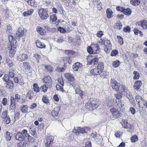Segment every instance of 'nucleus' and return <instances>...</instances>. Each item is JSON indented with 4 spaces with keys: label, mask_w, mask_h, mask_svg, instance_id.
Returning a JSON list of instances; mask_svg holds the SVG:
<instances>
[{
    "label": "nucleus",
    "mask_w": 147,
    "mask_h": 147,
    "mask_svg": "<svg viewBox=\"0 0 147 147\" xmlns=\"http://www.w3.org/2000/svg\"><path fill=\"white\" fill-rule=\"evenodd\" d=\"M118 51L116 49L113 50L111 53V55L112 56H116L118 53Z\"/></svg>",
    "instance_id": "nucleus-63"
},
{
    "label": "nucleus",
    "mask_w": 147,
    "mask_h": 147,
    "mask_svg": "<svg viewBox=\"0 0 147 147\" xmlns=\"http://www.w3.org/2000/svg\"><path fill=\"white\" fill-rule=\"evenodd\" d=\"M6 63L9 67L12 66L13 65V63L11 60L9 58H7L6 60Z\"/></svg>",
    "instance_id": "nucleus-55"
},
{
    "label": "nucleus",
    "mask_w": 147,
    "mask_h": 147,
    "mask_svg": "<svg viewBox=\"0 0 147 147\" xmlns=\"http://www.w3.org/2000/svg\"><path fill=\"white\" fill-rule=\"evenodd\" d=\"M135 99L139 108L140 113H141L142 112H143L144 111V110L143 109V107H141L140 104L142 101H144L145 100L140 95L136 96Z\"/></svg>",
    "instance_id": "nucleus-8"
},
{
    "label": "nucleus",
    "mask_w": 147,
    "mask_h": 147,
    "mask_svg": "<svg viewBox=\"0 0 147 147\" xmlns=\"http://www.w3.org/2000/svg\"><path fill=\"white\" fill-rule=\"evenodd\" d=\"M33 89L34 91L36 93L39 92L40 91V88L38 86V84L34 83L33 84Z\"/></svg>",
    "instance_id": "nucleus-45"
},
{
    "label": "nucleus",
    "mask_w": 147,
    "mask_h": 147,
    "mask_svg": "<svg viewBox=\"0 0 147 147\" xmlns=\"http://www.w3.org/2000/svg\"><path fill=\"white\" fill-rule=\"evenodd\" d=\"M123 93H119L115 94L114 96L116 98V99L118 100H120V99H121L123 97Z\"/></svg>",
    "instance_id": "nucleus-48"
},
{
    "label": "nucleus",
    "mask_w": 147,
    "mask_h": 147,
    "mask_svg": "<svg viewBox=\"0 0 147 147\" xmlns=\"http://www.w3.org/2000/svg\"><path fill=\"white\" fill-rule=\"evenodd\" d=\"M36 30L38 33L41 35H45L46 33L45 30L42 27L40 26L36 27Z\"/></svg>",
    "instance_id": "nucleus-23"
},
{
    "label": "nucleus",
    "mask_w": 147,
    "mask_h": 147,
    "mask_svg": "<svg viewBox=\"0 0 147 147\" xmlns=\"http://www.w3.org/2000/svg\"><path fill=\"white\" fill-rule=\"evenodd\" d=\"M88 129L87 127H78L76 128H74L72 130V132L75 134H78L79 133H86V131Z\"/></svg>",
    "instance_id": "nucleus-14"
},
{
    "label": "nucleus",
    "mask_w": 147,
    "mask_h": 147,
    "mask_svg": "<svg viewBox=\"0 0 147 147\" xmlns=\"http://www.w3.org/2000/svg\"><path fill=\"white\" fill-rule=\"evenodd\" d=\"M121 123L122 127L125 128H129L130 129L132 128V126L128 124L127 120L122 119Z\"/></svg>",
    "instance_id": "nucleus-20"
},
{
    "label": "nucleus",
    "mask_w": 147,
    "mask_h": 147,
    "mask_svg": "<svg viewBox=\"0 0 147 147\" xmlns=\"http://www.w3.org/2000/svg\"><path fill=\"white\" fill-rule=\"evenodd\" d=\"M75 91L76 94H78L80 96L82 99L83 98V95L84 94L83 91L81 90L80 88L79 87L75 88Z\"/></svg>",
    "instance_id": "nucleus-32"
},
{
    "label": "nucleus",
    "mask_w": 147,
    "mask_h": 147,
    "mask_svg": "<svg viewBox=\"0 0 147 147\" xmlns=\"http://www.w3.org/2000/svg\"><path fill=\"white\" fill-rule=\"evenodd\" d=\"M5 87L7 89H12L14 87V84L11 80L5 82Z\"/></svg>",
    "instance_id": "nucleus-21"
},
{
    "label": "nucleus",
    "mask_w": 147,
    "mask_h": 147,
    "mask_svg": "<svg viewBox=\"0 0 147 147\" xmlns=\"http://www.w3.org/2000/svg\"><path fill=\"white\" fill-rule=\"evenodd\" d=\"M116 103H117V105L118 108L120 109L122 112H123L125 111V108L123 107L124 106V104H122L121 102V100H118L115 99Z\"/></svg>",
    "instance_id": "nucleus-25"
},
{
    "label": "nucleus",
    "mask_w": 147,
    "mask_h": 147,
    "mask_svg": "<svg viewBox=\"0 0 147 147\" xmlns=\"http://www.w3.org/2000/svg\"><path fill=\"white\" fill-rule=\"evenodd\" d=\"M28 58V55L25 54H20L18 55L17 57V60L19 61H22L27 59Z\"/></svg>",
    "instance_id": "nucleus-18"
},
{
    "label": "nucleus",
    "mask_w": 147,
    "mask_h": 147,
    "mask_svg": "<svg viewBox=\"0 0 147 147\" xmlns=\"http://www.w3.org/2000/svg\"><path fill=\"white\" fill-rule=\"evenodd\" d=\"M120 63V62L119 61L117 60L113 62L112 65L114 67H117L119 65Z\"/></svg>",
    "instance_id": "nucleus-53"
},
{
    "label": "nucleus",
    "mask_w": 147,
    "mask_h": 147,
    "mask_svg": "<svg viewBox=\"0 0 147 147\" xmlns=\"http://www.w3.org/2000/svg\"><path fill=\"white\" fill-rule=\"evenodd\" d=\"M110 111L113 117L115 118H119L121 116V114L120 111L114 107L111 108Z\"/></svg>",
    "instance_id": "nucleus-10"
},
{
    "label": "nucleus",
    "mask_w": 147,
    "mask_h": 147,
    "mask_svg": "<svg viewBox=\"0 0 147 147\" xmlns=\"http://www.w3.org/2000/svg\"><path fill=\"white\" fill-rule=\"evenodd\" d=\"M36 47L40 48L42 49L45 47V45L39 40L36 41Z\"/></svg>",
    "instance_id": "nucleus-34"
},
{
    "label": "nucleus",
    "mask_w": 147,
    "mask_h": 147,
    "mask_svg": "<svg viewBox=\"0 0 147 147\" xmlns=\"http://www.w3.org/2000/svg\"><path fill=\"white\" fill-rule=\"evenodd\" d=\"M130 3L133 5L136 6L140 4V0H131Z\"/></svg>",
    "instance_id": "nucleus-46"
},
{
    "label": "nucleus",
    "mask_w": 147,
    "mask_h": 147,
    "mask_svg": "<svg viewBox=\"0 0 147 147\" xmlns=\"http://www.w3.org/2000/svg\"><path fill=\"white\" fill-rule=\"evenodd\" d=\"M22 78V77L20 74H18L17 77H14L13 79L14 82L16 83H18L21 79Z\"/></svg>",
    "instance_id": "nucleus-43"
},
{
    "label": "nucleus",
    "mask_w": 147,
    "mask_h": 147,
    "mask_svg": "<svg viewBox=\"0 0 147 147\" xmlns=\"http://www.w3.org/2000/svg\"><path fill=\"white\" fill-rule=\"evenodd\" d=\"M57 80L58 83L56 85V87L57 90H60L63 92H64L65 91L63 88L64 85V82L63 78L61 77L57 79Z\"/></svg>",
    "instance_id": "nucleus-7"
},
{
    "label": "nucleus",
    "mask_w": 147,
    "mask_h": 147,
    "mask_svg": "<svg viewBox=\"0 0 147 147\" xmlns=\"http://www.w3.org/2000/svg\"><path fill=\"white\" fill-rule=\"evenodd\" d=\"M22 96L18 94H16L15 95V98L13 97L14 101L18 102L21 98Z\"/></svg>",
    "instance_id": "nucleus-54"
},
{
    "label": "nucleus",
    "mask_w": 147,
    "mask_h": 147,
    "mask_svg": "<svg viewBox=\"0 0 147 147\" xmlns=\"http://www.w3.org/2000/svg\"><path fill=\"white\" fill-rule=\"evenodd\" d=\"M9 50V55L10 57H13L14 56L16 52L15 49H13L12 48H8Z\"/></svg>",
    "instance_id": "nucleus-39"
},
{
    "label": "nucleus",
    "mask_w": 147,
    "mask_h": 147,
    "mask_svg": "<svg viewBox=\"0 0 147 147\" xmlns=\"http://www.w3.org/2000/svg\"><path fill=\"white\" fill-rule=\"evenodd\" d=\"M82 65L79 62H77L74 63L73 65V69L75 71H77L82 67Z\"/></svg>",
    "instance_id": "nucleus-24"
},
{
    "label": "nucleus",
    "mask_w": 147,
    "mask_h": 147,
    "mask_svg": "<svg viewBox=\"0 0 147 147\" xmlns=\"http://www.w3.org/2000/svg\"><path fill=\"white\" fill-rule=\"evenodd\" d=\"M126 96L130 101L131 102L134 100V98L131 93H127Z\"/></svg>",
    "instance_id": "nucleus-56"
},
{
    "label": "nucleus",
    "mask_w": 147,
    "mask_h": 147,
    "mask_svg": "<svg viewBox=\"0 0 147 147\" xmlns=\"http://www.w3.org/2000/svg\"><path fill=\"white\" fill-rule=\"evenodd\" d=\"M38 13L40 18L43 20L47 19L48 17V11L46 9L41 8L39 10Z\"/></svg>",
    "instance_id": "nucleus-6"
},
{
    "label": "nucleus",
    "mask_w": 147,
    "mask_h": 147,
    "mask_svg": "<svg viewBox=\"0 0 147 147\" xmlns=\"http://www.w3.org/2000/svg\"><path fill=\"white\" fill-rule=\"evenodd\" d=\"M117 38L118 40L119 43L121 45H123V38L120 36H118Z\"/></svg>",
    "instance_id": "nucleus-62"
},
{
    "label": "nucleus",
    "mask_w": 147,
    "mask_h": 147,
    "mask_svg": "<svg viewBox=\"0 0 147 147\" xmlns=\"http://www.w3.org/2000/svg\"><path fill=\"white\" fill-rule=\"evenodd\" d=\"M93 4L97 5L98 10H100L102 8L101 4L99 0H93Z\"/></svg>",
    "instance_id": "nucleus-36"
},
{
    "label": "nucleus",
    "mask_w": 147,
    "mask_h": 147,
    "mask_svg": "<svg viewBox=\"0 0 147 147\" xmlns=\"http://www.w3.org/2000/svg\"><path fill=\"white\" fill-rule=\"evenodd\" d=\"M88 52L90 54H92L94 53L92 47L91 46H88L87 48Z\"/></svg>",
    "instance_id": "nucleus-61"
},
{
    "label": "nucleus",
    "mask_w": 147,
    "mask_h": 147,
    "mask_svg": "<svg viewBox=\"0 0 147 147\" xmlns=\"http://www.w3.org/2000/svg\"><path fill=\"white\" fill-rule=\"evenodd\" d=\"M91 45L94 50V53L97 54L99 53L100 48L99 46L98 43L91 44Z\"/></svg>",
    "instance_id": "nucleus-22"
},
{
    "label": "nucleus",
    "mask_w": 147,
    "mask_h": 147,
    "mask_svg": "<svg viewBox=\"0 0 147 147\" xmlns=\"http://www.w3.org/2000/svg\"><path fill=\"white\" fill-rule=\"evenodd\" d=\"M14 69L11 68L10 69L9 71L8 75L11 78H13L14 77Z\"/></svg>",
    "instance_id": "nucleus-44"
},
{
    "label": "nucleus",
    "mask_w": 147,
    "mask_h": 147,
    "mask_svg": "<svg viewBox=\"0 0 147 147\" xmlns=\"http://www.w3.org/2000/svg\"><path fill=\"white\" fill-rule=\"evenodd\" d=\"M34 10L33 9H30L28 11L24 12L23 13V15L24 16H27L31 15L33 13Z\"/></svg>",
    "instance_id": "nucleus-38"
},
{
    "label": "nucleus",
    "mask_w": 147,
    "mask_h": 147,
    "mask_svg": "<svg viewBox=\"0 0 147 147\" xmlns=\"http://www.w3.org/2000/svg\"><path fill=\"white\" fill-rule=\"evenodd\" d=\"M100 105L99 100L96 98H90L86 104V108L90 111L96 109Z\"/></svg>",
    "instance_id": "nucleus-2"
},
{
    "label": "nucleus",
    "mask_w": 147,
    "mask_h": 147,
    "mask_svg": "<svg viewBox=\"0 0 147 147\" xmlns=\"http://www.w3.org/2000/svg\"><path fill=\"white\" fill-rule=\"evenodd\" d=\"M104 68L103 63L99 62L96 67L92 68L90 71V74L94 76L99 75L103 71Z\"/></svg>",
    "instance_id": "nucleus-3"
},
{
    "label": "nucleus",
    "mask_w": 147,
    "mask_h": 147,
    "mask_svg": "<svg viewBox=\"0 0 147 147\" xmlns=\"http://www.w3.org/2000/svg\"><path fill=\"white\" fill-rule=\"evenodd\" d=\"M28 106L27 105L22 106L20 110L23 113H27L28 112Z\"/></svg>",
    "instance_id": "nucleus-42"
},
{
    "label": "nucleus",
    "mask_w": 147,
    "mask_h": 147,
    "mask_svg": "<svg viewBox=\"0 0 147 147\" xmlns=\"http://www.w3.org/2000/svg\"><path fill=\"white\" fill-rule=\"evenodd\" d=\"M13 134L12 133L7 131L6 133L5 137L6 140L7 141H10L12 136Z\"/></svg>",
    "instance_id": "nucleus-41"
},
{
    "label": "nucleus",
    "mask_w": 147,
    "mask_h": 147,
    "mask_svg": "<svg viewBox=\"0 0 147 147\" xmlns=\"http://www.w3.org/2000/svg\"><path fill=\"white\" fill-rule=\"evenodd\" d=\"M60 111V108L59 107H57L54 109L51 113V115L53 117L57 116L59 112Z\"/></svg>",
    "instance_id": "nucleus-26"
},
{
    "label": "nucleus",
    "mask_w": 147,
    "mask_h": 147,
    "mask_svg": "<svg viewBox=\"0 0 147 147\" xmlns=\"http://www.w3.org/2000/svg\"><path fill=\"white\" fill-rule=\"evenodd\" d=\"M42 101L44 103L46 104H48L49 103V99L47 97L44 96H42Z\"/></svg>",
    "instance_id": "nucleus-57"
},
{
    "label": "nucleus",
    "mask_w": 147,
    "mask_h": 147,
    "mask_svg": "<svg viewBox=\"0 0 147 147\" xmlns=\"http://www.w3.org/2000/svg\"><path fill=\"white\" fill-rule=\"evenodd\" d=\"M27 2L28 4L31 7H36L37 6V3L35 0H24Z\"/></svg>",
    "instance_id": "nucleus-30"
},
{
    "label": "nucleus",
    "mask_w": 147,
    "mask_h": 147,
    "mask_svg": "<svg viewBox=\"0 0 147 147\" xmlns=\"http://www.w3.org/2000/svg\"><path fill=\"white\" fill-rule=\"evenodd\" d=\"M23 67L24 70L25 71H29L31 68L30 64L28 62H24L23 63Z\"/></svg>",
    "instance_id": "nucleus-33"
},
{
    "label": "nucleus",
    "mask_w": 147,
    "mask_h": 147,
    "mask_svg": "<svg viewBox=\"0 0 147 147\" xmlns=\"http://www.w3.org/2000/svg\"><path fill=\"white\" fill-rule=\"evenodd\" d=\"M16 102L14 101L13 97L11 96L10 97V105L9 108L10 110H14L16 108L15 102Z\"/></svg>",
    "instance_id": "nucleus-28"
},
{
    "label": "nucleus",
    "mask_w": 147,
    "mask_h": 147,
    "mask_svg": "<svg viewBox=\"0 0 147 147\" xmlns=\"http://www.w3.org/2000/svg\"><path fill=\"white\" fill-rule=\"evenodd\" d=\"M65 54L67 55H73L75 54V52L74 51L71 50H65Z\"/></svg>",
    "instance_id": "nucleus-52"
},
{
    "label": "nucleus",
    "mask_w": 147,
    "mask_h": 147,
    "mask_svg": "<svg viewBox=\"0 0 147 147\" xmlns=\"http://www.w3.org/2000/svg\"><path fill=\"white\" fill-rule=\"evenodd\" d=\"M133 74L134 76L133 77V79L134 80H138L140 77L139 73L137 71H134L133 72Z\"/></svg>",
    "instance_id": "nucleus-47"
},
{
    "label": "nucleus",
    "mask_w": 147,
    "mask_h": 147,
    "mask_svg": "<svg viewBox=\"0 0 147 147\" xmlns=\"http://www.w3.org/2000/svg\"><path fill=\"white\" fill-rule=\"evenodd\" d=\"M54 137L53 136H47L46 138L45 146L46 147H50L53 143Z\"/></svg>",
    "instance_id": "nucleus-13"
},
{
    "label": "nucleus",
    "mask_w": 147,
    "mask_h": 147,
    "mask_svg": "<svg viewBox=\"0 0 147 147\" xmlns=\"http://www.w3.org/2000/svg\"><path fill=\"white\" fill-rule=\"evenodd\" d=\"M120 84L118 82L114 79L112 78L111 80L110 85L113 89L115 91L118 90Z\"/></svg>",
    "instance_id": "nucleus-11"
},
{
    "label": "nucleus",
    "mask_w": 147,
    "mask_h": 147,
    "mask_svg": "<svg viewBox=\"0 0 147 147\" xmlns=\"http://www.w3.org/2000/svg\"><path fill=\"white\" fill-rule=\"evenodd\" d=\"M50 18L52 22H55L57 20V17L55 14H53L51 16Z\"/></svg>",
    "instance_id": "nucleus-60"
},
{
    "label": "nucleus",
    "mask_w": 147,
    "mask_h": 147,
    "mask_svg": "<svg viewBox=\"0 0 147 147\" xmlns=\"http://www.w3.org/2000/svg\"><path fill=\"white\" fill-rule=\"evenodd\" d=\"M61 61L64 64L63 66L65 67H67L66 64L67 62L69 64L72 63V60L70 56L62 57L61 59Z\"/></svg>",
    "instance_id": "nucleus-15"
},
{
    "label": "nucleus",
    "mask_w": 147,
    "mask_h": 147,
    "mask_svg": "<svg viewBox=\"0 0 147 147\" xmlns=\"http://www.w3.org/2000/svg\"><path fill=\"white\" fill-rule=\"evenodd\" d=\"M122 12L125 14L127 16L130 15L132 11L129 8H127L125 9L124 7Z\"/></svg>",
    "instance_id": "nucleus-37"
},
{
    "label": "nucleus",
    "mask_w": 147,
    "mask_h": 147,
    "mask_svg": "<svg viewBox=\"0 0 147 147\" xmlns=\"http://www.w3.org/2000/svg\"><path fill=\"white\" fill-rule=\"evenodd\" d=\"M106 12L107 17L108 18L110 19L113 17V11L111 8H107Z\"/></svg>",
    "instance_id": "nucleus-31"
},
{
    "label": "nucleus",
    "mask_w": 147,
    "mask_h": 147,
    "mask_svg": "<svg viewBox=\"0 0 147 147\" xmlns=\"http://www.w3.org/2000/svg\"><path fill=\"white\" fill-rule=\"evenodd\" d=\"M17 146L18 147H26V146L24 142L22 141L18 143Z\"/></svg>",
    "instance_id": "nucleus-64"
},
{
    "label": "nucleus",
    "mask_w": 147,
    "mask_h": 147,
    "mask_svg": "<svg viewBox=\"0 0 147 147\" xmlns=\"http://www.w3.org/2000/svg\"><path fill=\"white\" fill-rule=\"evenodd\" d=\"M43 82L49 87L52 86L53 82L51 77L49 76H45L42 79Z\"/></svg>",
    "instance_id": "nucleus-9"
},
{
    "label": "nucleus",
    "mask_w": 147,
    "mask_h": 147,
    "mask_svg": "<svg viewBox=\"0 0 147 147\" xmlns=\"http://www.w3.org/2000/svg\"><path fill=\"white\" fill-rule=\"evenodd\" d=\"M136 25L141 26L143 29L147 30V21L143 20L138 21L136 23Z\"/></svg>",
    "instance_id": "nucleus-16"
},
{
    "label": "nucleus",
    "mask_w": 147,
    "mask_h": 147,
    "mask_svg": "<svg viewBox=\"0 0 147 147\" xmlns=\"http://www.w3.org/2000/svg\"><path fill=\"white\" fill-rule=\"evenodd\" d=\"M42 66L44 67V69L46 71L51 73L53 71V67L49 65L43 64Z\"/></svg>",
    "instance_id": "nucleus-27"
},
{
    "label": "nucleus",
    "mask_w": 147,
    "mask_h": 147,
    "mask_svg": "<svg viewBox=\"0 0 147 147\" xmlns=\"http://www.w3.org/2000/svg\"><path fill=\"white\" fill-rule=\"evenodd\" d=\"M87 64L91 65L93 64L94 65L98 64V59L96 57L92 58L91 56H90L87 58Z\"/></svg>",
    "instance_id": "nucleus-12"
},
{
    "label": "nucleus",
    "mask_w": 147,
    "mask_h": 147,
    "mask_svg": "<svg viewBox=\"0 0 147 147\" xmlns=\"http://www.w3.org/2000/svg\"><path fill=\"white\" fill-rule=\"evenodd\" d=\"M102 45L104 46V51L107 53L110 52L112 49V44L110 40L106 37L101 38L99 42Z\"/></svg>",
    "instance_id": "nucleus-4"
},
{
    "label": "nucleus",
    "mask_w": 147,
    "mask_h": 147,
    "mask_svg": "<svg viewBox=\"0 0 147 147\" xmlns=\"http://www.w3.org/2000/svg\"><path fill=\"white\" fill-rule=\"evenodd\" d=\"M131 141L132 142H135L138 140V138L136 135L132 136L130 138Z\"/></svg>",
    "instance_id": "nucleus-51"
},
{
    "label": "nucleus",
    "mask_w": 147,
    "mask_h": 147,
    "mask_svg": "<svg viewBox=\"0 0 147 147\" xmlns=\"http://www.w3.org/2000/svg\"><path fill=\"white\" fill-rule=\"evenodd\" d=\"M33 57L34 59L37 61L38 62H39V60L40 59L41 57L38 53H36L33 55Z\"/></svg>",
    "instance_id": "nucleus-50"
},
{
    "label": "nucleus",
    "mask_w": 147,
    "mask_h": 147,
    "mask_svg": "<svg viewBox=\"0 0 147 147\" xmlns=\"http://www.w3.org/2000/svg\"><path fill=\"white\" fill-rule=\"evenodd\" d=\"M113 100L112 99H108L107 101V106L110 107L113 106Z\"/></svg>",
    "instance_id": "nucleus-58"
},
{
    "label": "nucleus",
    "mask_w": 147,
    "mask_h": 147,
    "mask_svg": "<svg viewBox=\"0 0 147 147\" xmlns=\"http://www.w3.org/2000/svg\"><path fill=\"white\" fill-rule=\"evenodd\" d=\"M10 44L8 47V48H12L13 49H16L18 45L17 42L16 40H13V41H11L10 42Z\"/></svg>",
    "instance_id": "nucleus-35"
},
{
    "label": "nucleus",
    "mask_w": 147,
    "mask_h": 147,
    "mask_svg": "<svg viewBox=\"0 0 147 147\" xmlns=\"http://www.w3.org/2000/svg\"><path fill=\"white\" fill-rule=\"evenodd\" d=\"M142 84L141 80H136L134 82L133 87L135 90H138L140 89Z\"/></svg>",
    "instance_id": "nucleus-19"
},
{
    "label": "nucleus",
    "mask_w": 147,
    "mask_h": 147,
    "mask_svg": "<svg viewBox=\"0 0 147 147\" xmlns=\"http://www.w3.org/2000/svg\"><path fill=\"white\" fill-rule=\"evenodd\" d=\"M27 97L29 99H32L34 96V93L32 90H29L26 94Z\"/></svg>",
    "instance_id": "nucleus-40"
},
{
    "label": "nucleus",
    "mask_w": 147,
    "mask_h": 147,
    "mask_svg": "<svg viewBox=\"0 0 147 147\" xmlns=\"http://www.w3.org/2000/svg\"><path fill=\"white\" fill-rule=\"evenodd\" d=\"M118 90H117L116 91H119L120 93H123L125 92L127 90V88L123 84H120Z\"/></svg>",
    "instance_id": "nucleus-29"
},
{
    "label": "nucleus",
    "mask_w": 147,
    "mask_h": 147,
    "mask_svg": "<svg viewBox=\"0 0 147 147\" xmlns=\"http://www.w3.org/2000/svg\"><path fill=\"white\" fill-rule=\"evenodd\" d=\"M23 31H21L20 32V31L19 28L16 33V35L18 37H20L23 35Z\"/></svg>",
    "instance_id": "nucleus-59"
},
{
    "label": "nucleus",
    "mask_w": 147,
    "mask_h": 147,
    "mask_svg": "<svg viewBox=\"0 0 147 147\" xmlns=\"http://www.w3.org/2000/svg\"><path fill=\"white\" fill-rule=\"evenodd\" d=\"M8 113V111L5 110L2 112L1 116L3 122L6 124H9L11 121Z\"/></svg>",
    "instance_id": "nucleus-5"
},
{
    "label": "nucleus",
    "mask_w": 147,
    "mask_h": 147,
    "mask_svg": "<svg viewBox=\"0 0 147 147\" xmlns=\"http://www.w3.org/2000/svg\"><path fill=\"white\" fill-rule=\"evenodd\" d=\"M12 28L11 26L9 24L7 25L6 32L7 34L11 33L12 32Z\"/></svg>",
    "instance_id": "nucleus-49"
},
{
    "label": "nucleus",
    "mask_w": 147,
    "mask_h": 147,
    "mask_svg": "<svg viewBox=\"0 0 147 147\" xmlns=\"http://www.w3.org/2000/svg\"><path fill=\"white\" fill-rule=\"evenodd\" d=\"M14 136L16 140L20 141H23L24 138H27L28 141L30 142L32 138V137L28 133L27 130L25 129H23L22 132L20 131L16 132Z\"/></svg>",
    "instance_id": "nucleus-1"
},
{
    "label": "nucleus",
    "mask_w": 147,
    "mask_h": 147,
    "mask_svg": "<svg viewBox=\"0 0 147 147\" xmlns=\"http://www.w3.org/2000/svg\"><path fill=\"white\" fill-rule=\"evenodd\" d=\"M64 76L69 82H73L75 80L74 76L72 74L67 73L64 74Z\"/></svg>",
    "instance_id": "nucleus-17"
}]
</instances>
